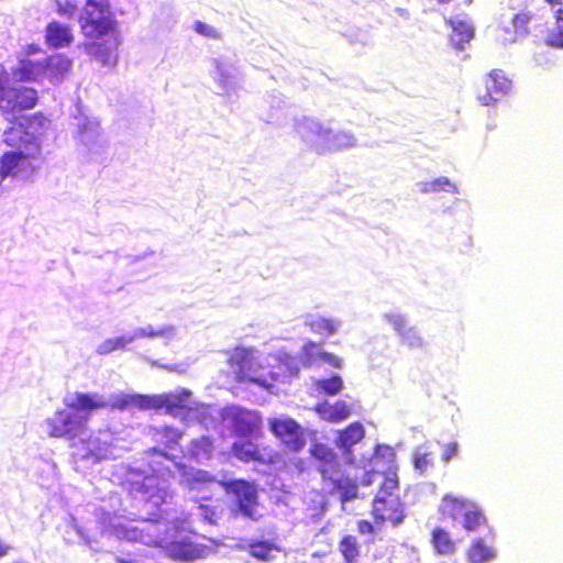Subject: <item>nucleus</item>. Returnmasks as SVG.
Listing matches in <instances>:
<instances>
[{"instance_id":"7ed1b4c3","label":"nucleus","mask_w":563,"mask_h":563,"mask_svg":"<svg viewBox=\"0 0 563 563\" xmlns=\"http://www.w3.org/2000/svg\"><path fill=\"white\" fill-rule=\"evenodd\" d=\"M399 489V479L396 471L384 473L383 482L373 499L372 516L377 523L400 525L405 517V508L396 492Z\"/></svg>"},{"instance_id":"9d476101","label":"nucleus","mask_w":563,"mask_h":563,"mask_svg":"<svg viewBox=\"0 0 563 563\" xmlns=\"http://www.w3.org/2000/svg\"><path fill=\"white\" fill-rule=\"evenodd\" d=\"M232 454L244 463L257 462L268 464L274 462L275 452L269 446L261 448L251 440L235 441L231 446Z\"/></svg>"},{"instance_id":"f03ea898","label":"nucleus","mask_w":563,"mask_h":563,"mask_svg":"<svg viewBox=\"0 0 563 563\" xmlns=\"http://www.w3.org/2000/svg\"><path fill=\"white\" fill-rule=\"evenodd\" d=\"M64 404V409L56 410L53 417L46 420L51 438H79L87 430L91 411L104 409L106 406L102 397L86 393H76L74 400Z\"/></svg>"},{"instance_id":"2f4dec72","label":"nucleus","mask_w":563,"mask_h":563,"mask_svg":"<svg viewBox=\"0 0 563 563\" xmlns=\"http://www.w3.org/2000/svg\"><path fill=\"white\" fill-rule=\"evenodd\" d=\"M316 387L325 395L333 396L340 393L343 387V382L339 375L334 374L328 378L318 379Z\"/></svg>"},{"instance_id":"412c9836","label":"nucleus","mask_w":563,"mask_h":563,"mask_svg":"<svg viewBox=\"0 0 563 563\" xmlns=\"http://www.w3.org/2000/svg\"><path fill=\"white\" fill-rule=\"evenodd\" d=\"M12 73L21 81H37L41 77H45L44 60L21 59Z\"/></svg>"},{"instance_id":"423d86ee","label":"nucleus","mask_w":563,"mask_h":563,"mask_svg":"<svg viewBox=\"0 0 563 563\" xmlns=\"http://www.w3.org/2000/svg\"><path fill=\"white\" fill-rule=\"evenodd\" d=\"M268 427L286 452L299 453L305 449L307 444L305 429L295 419L272 418L268 420Z\"/></svg>"},{"instance_id":"f8f14e48","label":"nucleus","mask_w":563,"mask_h":563,"mask_svg":"<svg viewBox=\"0 0 563 563\" xmlns=\"http://www.w3.org/2000/svg\"><path fill=\"white\" fill-rule=\"evenodd\" d=\"M365 437V430L361 422L354 421L336 433L335 446L341 451L346 462L352 464L355 461L352 448Z\"/></svg>"},{"instance_id":"dca6fc26","label":"nucleus","mask_w":563,"mask_h":563,"mask_svg":"<svg viewBox=\"0 0 563 563\" xmlns=\"http://www.w3.org/2000/svg\"><path fill=\"white\" fill-rule=\"evenodd\" d=\"M44 38L47 47L53 49L68 47L75 40L71 26L57 20L46 24Z\"/></svg>"},{"instance_id":"1a4fd4ad","label":"nucleus","mask_w":563,"mask_h":563,"mask_svg":"<svg viewBox=\"0 0 563 563\" xmlns=\"http://www.w3.org/2000/svg\"><path fill=\"white\" fill-rule=\"evenodd\" d=\"M386 320L390 323L399 338L401 345L410 350L423 349L426 341L415 325H411L402 314H386Z\"/></svg>"},{"instance_id":"f704fd0d","label":"nucleus","mask_w":563,"mask_h":563,"mask_svg":"<svg viewBox=\"0 0 563 563\" xmlns=\"http://www.w3.org/2000/svg\"><path fill=\"white\" fill-rule=\"evenodd\" d=\"M56 13L59 16L73 18L78 11V3L76 0H54Z\"/></svg>"},{"instance_id":"2eb2a0df","label":"nucleus","mask_w":563,"mask_h":563,"mask_svg":"<svg viewBox=\"0 0 563 563\" xmlns=\"http://www.w3.org/2000/svg\"><path fill=\"white\" fill-rule=\"evenodd\" d=\"M311 457L318 462V471L323 479L339 470V461L332 448L322 442H313L309 448Z\"/></svg>"},{"instance_id":"a19ab883","label":"nucleus","mask_w":563,"mask_h":563,"mask_svg":"<svg viewBox=\"0 0 563 563\" xmlns=\"http://www.w3.org/2000/svg\"><path fill=\"white\" fill-rule=\"evenodd\" d=\"M415 467L423 472L428 466L432 464V459L430 453H421L415 456L413 460Z\"/></svg>"},{"instance_id":"4be33fe9","label":"nucleus","mask_w":563,"mask_h":563,"mask_svg":"<svg viewBox=\"0 0 563 563\" xmlns=\"http://www.w3.org/2000/svg\"><path fill=\"white\" fill-rule=\"evenodd\" d=\"M214 449L213 440L211 437L201 435L194 439L187 446L185 456L192 461L209 460L212 456Z\"/></svg>"},{"instance_id":"c756f323","label":"nucleus","mask_w":563,"mask_h":563,"mask_svg":"<svg viewBox=\"0 0 563 563\" xmlns=\"http://www.w3.org/2000/svg\"><path fill=\"white\" fill-rule=\"evenodd\" d=\"M184 482L189 489H198L216 482L214 476L205 470H195L184 475Z\"/></svg>"},{"instance_id":"79ce46f5","label":"nucleus","mask_w":563,"mask_h":563,"mask_svg":"<svg viewBox=\"0 0 563 563\" xmlns=\"http://www.w3.org/2000/svg\"><path fill=\"white\" fill-rule=\"evenodd\" d=\"M459 451V445L456 442H449L443 445L442 459L444 461H450L453 456L456 455Z\"/></svg>"},{"instance_id":"bb28decb","label":"nucleus","mask_w":563,"mask_h":563,"mask_svg":"<svg viewBox=\"0 0 563 563\" xmlns=\"http://www.w3.org/2000/svg\"><path fill=\"white\" fill-rule=\"evenodd\" d=\"M339 552L344 563H357L361 556V544L357 538L352 534H345L339 541Z\"/></svg>"},{"instance_id":"6e6552de","label":"nucleus","mask_w":563,"mask_h":563,"mask_svg":"<svg viewBox=\"0 0 563 563\" xmlns=\"http://www.w3.org/2000/svg\"><path fill=\"white\" fill-rule=\"evenodd\" d=\"M227 494L233 495L239 511L250 519H255L257 505V490L253 484L245 479H230L221 482Z\"/></svg>"},{"instance_id":"49530a36","label":"nucleus","mask_w":563,"mask_h":563,"mask_svg":"<svg viewBox=\"0 0 563 563\" xmlns=\"http://www.w3.org/2000/svg\"><path fill=\"white\" fill-rule=\"evenodd\" d=\"M154 481H155V478L153 476L145 477L143 479V482L141 483V485H140L141 489L144 488V492H147L146 489L148 487H153L154 486V484H153Z\"/></svg>"},{"instance_id":"de8ad7c7","label":"nucleus","mask_w":563,"mask_h":563,"mask_svg":"<svg viewBox=\"0 0 563 563\" xmlns=\"http://www.w3.org/2000/svg\"><path fill=\"white\" fill-rule=\"evenodd\" d=\"M40 52H41V47L37 44H30L25 48V53L27 55L36 54V53H40Z\"/></svg>"},{"instance_id":"9b49d317","label":"nucleus","mask_w":563,"mask_h":563,"mask_svg":"<svg viewBox=\"0 0 563 563\" xmlns=\"http://www.w3.org/2000/svg\"><path fill=\"white\" fill-rule=\"evenodd\" d=\"M230 420L232 432L238 437H256L262 433V418L256 412L238 408L231 412Z\"/></svg>"},{"instance_id":"c9c22d12","label":"nucleus","mask_w":563,"mask_h":563,"mask_svg":"<svg viewBox=\"0 0 563 563\" xmlns=\"http://www.w3.org/2000/svg\"><path fill=\"white\" fill-rule=\"evenodd\" d=\"M103 402L106 404L104 408L123 411L131 408L132 394H119L115 395L110 401L103 399Z\"/></svg>"},{"instance_id":"20e7f679","label":"nucleus","mask_w":563,"mask_h":563,"mask_svg":"<svg viewBox=\"0 0 563 563\" xmlns=\"http://www.w3.org/2000/svg\"><path fill=\"white\" fill-rule=\"evenodd\" d=\"M442 518L453 521L462 519V527L471 532L487 526L488 520L481 507L473 500L446 494L439 506Z\"/></svg>"},{"instance_id":"ddd939ff","label":"nucleus","mask_w":563,"mask_h":563,"mask_svg":"<svg viewBox=\"0 0 563 563\" xmlns=\"http://www.w3.org/2000/svg\"><path fill=\"white\" fill-rule=\"evenodd\" d=\"M154 435L162 448L153 446L148 450V453L173 461V456L168 454L167 450H175L179 446L184 432L172 426H163L155 430Z\"/></svg>"},{"instance_id":"58836bf2","label":"nucleus","mask_w":563,"mask_h":563,"mask_svg":"<svg viewBox=\"0 0 563 563\" xmlns=\"http://www.w3.org/2000/svg\"><path fill=\"white\" fill-rule=\"evenodd\" d=\"M177 552L187 560H194L201 556V550L189 542L179 543Z\"/></svg>"},{"instance_id":"393cba45","label":"nucleus","mask_w":563,"mask_h":563,"mask_svg":"<svg viewBox=\"0 0 563 563\" xmlns=\"http://www.w3.org/2000/svg\"><path fill=\"white\" fill-rule=\"evenodd\" d=\"M495 558V550L484 539H474L466 550V559L470 563H486Z\"/></svg>"},{"instance_id":"aec40b11","label":"nucleus","mask_w":563,"mask_h":563,"mask_svg":"<svg viewBox=\"0 0 563 563\" xmlns=\"http://www.w3.org/2000/svg\"><path fill=\"white\" fill-rule=\"evenodd\" d=\"M44 60L45 77L51 81L62 79L71 68L73 60L64 54H53Z\"/></svg>"},{"instance_id":"473e14b6","label":"nucleus","mask_w":563,"mask_h":563,"mask_svg":"<svg viewBox=\"0 0 563 563\" xmlns=\"http://www.w3.org/2000/svg\"><path fill=\"white\" fill-rule=\"evenodd\" d=\"M274 549V544L268 541H256L250 544L249 552L253 558L268 560Z\"/></svg>"},{"instance_id":"39448f33","label":"nucleus","mask_w":563,"mask_h":563,"mask_svg":"<svg viewBox=\"0 0 563 563\" xmlns=\"http://www.w3.org/2000/svg\"><path fill=\"white\" fill-rule=\"evenodd\" d=\"M35 88L24 85H0V110L3 114L15 115L34 109L38 103Z\"/></svg>"},{"instance_id":"c03bdc74","label":"nucleus","mask_w":563,"mask_h":563,"mask_svg":"<svg viewBox=\"0 0 563 563\" xmlns=\"http://www.w3.org/2000/svg\"><path fill=\"white\" fill-rule=\"evenodd\" d=\"M125 339L124 338H118V339H114V340H110V341H107L104 343V352H110V351H113V350H117V349H123L124 347V344H125Z\"/></svg>"},{"instance_id":"3c124183","label":"nucleus","mask_w":563,"mask_h":563,"mask_svg":"<svg viewBox=\"0 0 563 563\" xmlns=\"http://www.w3.org/2000/svg\"><path fill=\"white\" fill-rule=\"evenodd\" d=\"M7 550L4 547L0 545V556L5 554Z\"/></svg>"},{"instance_id":"09e8293b","label":"nucleus","mask_w":563,"mask_h":563,"mask_svg":"<svg viewBox=\"0 0 563 563\" xmlns=\"http://www.w3.org/2000/svg\"><path fill=\"white\" fill-rule=\"evenodd\" d=\"M555 21H556V25L563 24V8L562 7H559L555 10Z\"/></svg>"},{"instance_id":"7c9ffc66","label":"nucleus","mask_w":563,"mask_h":563,"mask_svg":"<svg viewBox=\"0 0 563 563\" xmlns=\"http://www.w3.org/2000/svg\"><path fill=\"white\" fill-rule=\"evenodd\" d=\"M419 190L422 194L438 192L441 190L455 191V186L446 177H438L432 180L422 181L419 184Z\"/></svg>"},{"instance_id":"a211bd4d","label":"nucleus","mask_w":563,"mask_h":563,"mask_svg":"<svg viewBox=\"0 0 563 563\" xmlns=\"http://www.w3.org/2000/svg\"><path fill=\"white\" fill-rule=\"evenodd\" d=\"M300 358L305 366H311L319 362L328 363L335 368L342 366V362L339 357L329 352L321 351L320 344L312 341H308L303 344Z\"/></svg>"},{"instance_id":"b1692460","label":"nucleus","mask_w":563,"mask_h":563,"mask_svg":"<svg viewBox=\"0 0 563 563\" xmlns=\"http://www.w3.org/2000/svg\"><path fill=\"white\" fill-rule=\"evenodd\" d=\"M316 411L324 421L330 423H339L351 415V408L344 401H336L333 405H318Z\"/></svg>"},{"instance_id":"cd10ccee","label":"nucleus","mask_w":563,"mask_h":563,"mask_svg":"<svg viewBox=\"0 0 563 563\" xmlns=\"http://www.w3.org/2000/svg\"><path fill=\"white\" fill-rule=\"evenodd\" d=\"M307 325L314 334L327 338L336 332L339 321L322 316H313L307 321Z\"/></svg>"},{"instance_id":"f3484780","label":"nucleus","mask_w":563,"mask_h":563,"mask_svg":"<svg viewBox=\"0 0 563 563\" xmlns=\"http://www.w3.org/2000/svg\"><path fill=\"white\" fill-rule=\"evenodd\" d=\"M33 154H26L21 151L5 152L0 157V177L4 179L9 176H16L22 169L30 166L29 159Z\"/></svg>"},{"instance_id":"ea45409f","label":"nucleus","mask_w":563,"mask_h":563,"mask_svg":"<svg viewBox=\"0 0 563 563\" xmlns=\"http://www.w3.org/2000/svg\"><path fill=\"white\" fill-rule=\"evenodd\" d=\"M194 29L197 33H199L201 35H205V36H208L211 38L219 37V33L212 26H210L201 21H196L194 24Z\"/></svg>"},{"instance_id":"0eeeda50","label":"nucleus","mask_w":563,"mask_h":563,"mask_svg":"<svg viewBox=\"0 0 563 563\" xmlns=\"http://www.w3.org/2000/svg\"><path fill=\"white\" fill-rule=\"evenodd\" d=\"M47 123V117L41 111L31 115L21 117L18 121L13 122V125L5 132V141L10 145H15L16 140L20 139V134L24 133L29 136L25 142L33 144L35 152H38L40 144L36 141V136L46 130Z\"/></svg>"},{"instance_id":"37998d69","label":"nucleus","mask_w":563,"mask_h":563,"mask_svg":"<svg viewBox=\"0 0 563 563\" xmlns=\"http://www.w3.org/2000/svg\"><path fill=\"white\" fill-rule=\"evenodd\" d=\"M356 528L361 534H373L375 532L374 526L365 519L358 520Z\"/></svg>"},{"instance_id":"a18cd8bd","label":"nucleus","mask_w":563,"mask_h":563,"mask_svg":"<svg viewBox=\"0 0 563 563\" xmlns=\"http://www.w3.org/2000/svg\"><path fill=\"white\" fill-rule=\"evenodd\" d=\"M551 43L563 47V24L556 25L555 31L551 35Z\"/></svg>"},{"instance_id":"e433bc0d","label":"nucleus","mask_w":563,"mask_h":563,"mask_svg":"<svg viewBox=\"0 0 563 563\" xmlns=\"http://www.w3.org/2000/svg\"><path fill=\"white\" fill-rule=\"evenodd\" d=\"M155 396L132 394L131 408H136L139 410L155 409Z\"/></svg>"},{"instance_id":"4c0bfd02","label":"nucleus","mask_w":563,"mask_h":563,"mask_svg":"<svg viewBox=\"0 0 563 563\" xmlns=\"http://www.w3.org/2000/svg\"><path fill=\"white\" fill-rule=\"evenodd\" d=\"M533 14L527 11H521L512 16V25L519 33H528V24L532 20Z\"/></svg>"},{"instance_id":"8fccbe9b","label":"nucleus","mask_w":563,"mask_h":563,"mask_svg":"<svg viewBox=\"0 0 563 563\" xmlns=\"http://www.w3.org/2000/svg\"><path fill=\"white\" fill-rule=\"evenodd\" d=\"M548 4H550L551 7H561L562 5V2L563 0H544Z\"/></svg>"},{"instance_id":"6ab92c4d","label":"nucleus","mask_w":563,"mask_h":563,"mask_svg":"<svg viewBox=\"0 0 563 563\" xmlns=\"http://www.w3.org/2000/svg\"><path fill=\"white\" fill-rule=\"evenodd\" d=\"M228 364L233 369L236 380L244 382L253 367L252 352L245 347H235L228 358Z\"/></svg>"},{"instance_id":"72a5a7b5","label":"nucleus","mask_w":563,"mask_h":563,"mask_svg":"<svg viewBox=\"0 0 563 563\" xmlns=\"http://www.w3.org/2000/svg\"><path fill=\"white\" fill-rule=\"evenodd\" d=\"M155 410L165 409L167 412H174L181 408L180 399L175 395L155 396Z\"/></svg>"},{"instance_id":"f257e3e1","label":"nucleus","mask_w":563,"mask_h":563,"mask_svg":"<svg viewBox=\"0 0 563 563\" xmlns=\"http://www.w3.org/2000/svg\"><path fill=\"white\" fill-rule=\"evenodd\" d=\"M79 27L85 41L81 47L103 66L117 62L118 22L109 0H86L79 16Z\"/></svg>"},{"instance_id":"4468645a","label":"nucleus","mask_w":563,"mask_h":563,"mask_svg":"<svg viewBox=\"0 0 563 563\" xmlns=\"http://www.w3.org/2000/svg\"><path fill=\"white\" fill-rule=\"evenodd\" d=\"M486 92L478 96L481 102L485 106L493 104L499 97L507 93L511 82L499 69L492 70L484 79Z\"/></svg>"},{"instance_id":"c85d7f7f","label":"nucleus","mask_w":563,"mask_h":563,"mask_svg":"<svg viewBox=\"0 0 563 563\" xmlns=\"http://www.w3.org/2000/svg\"><path fill=\"white\" fill-rule=\"evenodd\" d=\"M451 24L452 32L449 35L450 42L455 48L462 49L464 45L470 43L473 38V29L462 21L456 23L451 22Z\"/></svg>"},{"instance_id":"a878e982","label":"nucleus","mask_w":563,"mask_h":563,"mask_svg":"<svg viewBox=\"0 0 563 563\" xmlns=\"http://www.w3.org/2000/svg\"><path fill=\"white\" fill-rule=\"evenodd\" d=\"M323 481L331 484L332 490L340 495V500L343 503L357 496V483L349 476L341 475L338 478H333L330 474Z\"/></svg>"},{"instance_id":"5701e85b","label":"nucleus","mask_w":563,"mask_h":563,"mask_svg":"<svg viewBox=\"0 0 563 563\" xmlns=\"http://www.w3.org/2000/svg\"><path fill=\"white\" fill-rule=\"evenodd\" d=\"M430 542L434 552L440 555H453L456 552V541L442 527H435L431 531Z\"/></svg>"}]
</instances>
